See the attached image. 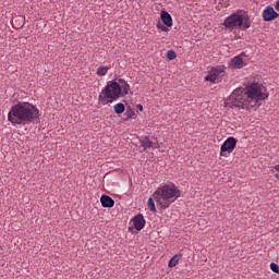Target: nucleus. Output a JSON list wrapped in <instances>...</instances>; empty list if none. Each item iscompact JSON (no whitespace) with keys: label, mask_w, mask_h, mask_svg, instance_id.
<instances>
[{"label":"nucleus","mask_w":279,"mask_h":279,"mask_svg":"<svg viewBox=\"0 0 279 279\" xmlns=\"http://www.w3.org/2000/svg\"><path fill=\"white\" fill-rule=\"evenodd\" d=\"M243 57H246L245 52H241L240 54H236V57H233V59H231V61H230L231 68L232 69H243L245 66Z\"/></svg>","instance_id":"obj_9"},{"label":"nucleus","mask_w":279,"mask_h":279,"mask_svg":"<svg viewBox=\"0 0 279 279\" xmlns=\"http://www.w3.org/2000/svg\"><path fill=\"white\" fill-rule=\"evenodd\" d=\"M238 141L234 137H228L220 147V157H228L236 148Z\"/></svg>","instance_id":"obj_7"},{"label":"nucleus","mask_w":279,"mask_h":279,"mask_svg":"<svg viewBox=\"0 0 279 279\" xmlns=\"http://www.w3.org/2000/svg\"><path fill=\"white\" fill-rule=\"evenodd\" d=\"M38 119H40L39 109L29 102H17V105L11 107L9 114H7V120L13 126L26 125Z\"/></svg>","instance_id":"obj_2"},{"label":"nucleus","mask_w":279,"mask_h":279,"mask_svg":"<svg viewBox=\"0 0 279 279\" xmlns=\"http://www.w3.org/2000/svg\"><path fill=\"white\" fill-rule=\"evenodd\" d=\"M277 231H279V227L277 228Z\"/></svg>","instance_id":"obj_26"},{"label":"nucleus","mask_w":279,"mask_h":279,"mask_svg":"<svg viewBox=\"0 0 279 279\" xmlns=\"http://www.w3.org/2000/svg\"><path fill=\"white\" fill-rule=\"evenodd\" d=\"M223 27L228 29H234V28H242L243 31H246L251 27V22L248 15H242V13H231V15H228V17L223 21Z\"/></svg>","instance_id":"obj_5"},{"label":"nucleus","mask_w":279,"mask_h":279,"mask_svg":"<svg viewBox=\"0 0 279 279\" xmlns=\"http://www.w3.org/2000/svg\"><path fill=\"white\" fill-rule=\"evenodd\" d=\"M147 207L151 213H154V214L157 213L155 202L151 197H149L148 201H147Z\"/></svg>","instance_id":"obj_16"},{"label":"nucleus","mask_w":279,"mask_h":279,"mask_svg":"<svg viewBox=\"0 0 279 279\" xmlns=\"http://www.w3.org/2000/svg\"><path fill=\"white\" fill-rule=\"evenodd\" d=\"M180 259H179V255H174L168 263V267L169 268H173L179 264Z\"/></svg>","instance_id":"obj_17"},{"label":"nucleus","mask_w":279,"mask_h":279,"mask_svg":"<svg viewBox=\"0 0 279 279\" xmlns=\"http://www.w3.org/2000/svg\"><path fill=\"white\" fill-rule=\"evenodd\" d=\"M141 147H143L144 150L153 148L154 147V143L150 142V140L148 137H145L144 140H142L140 142Z\"/></svg>","instance_id":"obj_14"},{"label":"nucleus","mask_w":279,"mask_h":279,"mask_svg":"<svg viewBox=\"0 0 279 279\" xmlns=\"http://www.w3.org/2000/svg\"><path fill=\"white\" fill-rule=\"evenodd\" d=\"M166 58L167 60L172 61L177 59V52H174V50H167Z\"/></svg>","instance_id":"obj_18"},{"label":"nucleus","mask_w":279,"mask_h":279,"mask_svg":"<svg viewBox=\"0 0 279 279\" xmlns=\"http://www.w3.org/2000/svg\"><path fill=\"white\" fill-rule=\"evenodd\" d=\"M275 178L279 180V174H275Z\"/></svg>","instance_id":"obj_25"},{"label":"nucleus","mask_w":279,"mask_h":279,"mask_svg":"<svg viewBox=\"0 0 279 279\" xmlns=\"http://www.w3.org/2000/svg\"><path fill=\"white\" fill-rule=\"evenodd\" d=\"M130 84L122 78H119L118 82L114 80L109 81L107 82L106 86L101 89L98 96V101L104 106L112 104L121 97L128 96L130 94Z\"/></svg>","instance_id":"obj_3"},{"label":"nucleus","mask_w":279,"mask_h":279,"mask_svg":"<svg viewBox=\"0 0 279 279\" xmlns=\"http://www.w3.org/2000/svg\"><path fill=\"white\" fill-rule=\"evenodd\" d=\"M110 68H108V65H100L99 68H97L96 75L100 77L106 76Z\"/></svg>","instance_id":"obj_13"},{"label":"nucleus","mask_w":279,"mask_h":279,"mask_svg":"<svg viewBox=\"0 0 279 279\" xmlns=\"http://www.w3.org/2000/svg\"><path fill=\"white\" fill-rule=\"evenodd\" d=\"M275 10L279 12V0L276 1Z\"/></svg>","instance_id":"obj_23"},{"label":"nucleus","mask_w":279,"mask_h":279,"mask_svg":"<svg viewBox=\"0 0 279 279\" xmlns=\"http://www.w3.org/2000/svg\"><path fill=\"white\" fill-rule=\"evenodd\" d=\"M275 170L279 171V165L275 166Z\"/></svg>","instance_id":"obj_24"},{"label":"nucleus","mask_w":279,"mask_h":279,"mask_svg":"<svg viewBox=\"0 0 279 279\" xmlns=\"http://www.w3.org/2000/svg\"><path fill=\"white\" fill-rule=\"evenodd\" d=\"M279 16V13L275 11L274 7H266L263 11V20L265 22H271Z\"/></svg>","instance_id":"obj_8"},{"label":"nucleus","mask_w":279,"mask_h":279,"mask_svg":"<svg viewBox=\"0 0 279 279\" xmlns=\"http://www.w3.org/2000/svg\"><path fill=\"white\" fill-rule=\"evenodd\" d=\"M269 98L267 87L260 83L250 84L245 88H236L232 92L229 100L225 102L226 108H238L246 111L257 110L262 101Z\"/></svg>","instance_id":"obj_1"},{"label":"nucleus","mask_w":279,"mask_h":279,"mask_svg":"<svg viewBox=\"0 0 279 279\" xmlns=\"http://www.w3.org/2000/svg\"><path fill=\"white\" fill-rule=\"evenodd\" d=\"M225 74L226 65H216L215 68H210L207 75L204 77V81L211 84L220 83Z\"/></svg>","instance_id":"obj_6"},{"label":"nucleus","mask_w":279,"mask_h":279,"mask_svg":"<svg viewBox=\"0 0 279 279\" xmlns=\"http://www.w3.org/2000/svg\"><path fill=\"white\" fill-rule=\"evenodd\" d=\"M180 197L181 191L174 183L161 184L153 193V198L161 210L170 208Z\"/></svg>","instance_id":"obj_4"},{"label":"nucleus","mask_w":279,"mask_h":279,"mask_svg":"<svg viewBox=\"0 0 279 279\" xmlns=\"http://www.w3.org/2000/svg\"><path fill=\"white\" fill-rule=\"evenodd\" d=\"M160 19H161V22H162L167 27H171V26L173 25L172 16L170 15V13H168V11H161V13H160Z\"/></svg>","instance_id":"obj_11"},{"label":"nucleus","mask_w":279,"mask_h":279,"mask_svg":"<svg viewBox=\"0 0 279 279\" xmlns=\"http://www.w3.org/2000/svg\"><path fill=\"white\" fill-rule=\"evenodd\" d=\"M270 270L272 272H276V274H279V265L275 264V263H271L270 264Z\"/></svg>","instance_id":"obj_20"},{"label":"nucleus","mask_w":279,"mask_h":279,"mask_svg":"<svg viewBox=\"0 0 279 279\" xmlns=\"http://www.w3.org/2000/svg\"><path fill=\"white\" fill-rule=\"evenodd\" d=\"M113 111H114V113H117V114H121V113H123V112L125 111V106H124L123 104H121V102L116 104V105L113 106Z\"/></svg>","instance_id":"obj_15"},{"label":"nucleus","mask_w":279,"mask_h":279,"mask_svg":"<svg viewBox=\"0 0 279 279\" xmlns=\"http://www.w3.org/2000/svg\"><path fill=\"white\" fill-rule=\"evenodd\" d=\"M136 110L140 112H143L144 111L143 105H141V104L136 105Z\"/></svg>","instance_id":"obj_22"},{"label":"nucleus","mask_w":279,"mask_h":279,"mask_svg":"<svg viewBox=\"0 0 279 279\" xmlns=\"http://www.w3.org/2000/svg\"><path fill=\"white\" fill-rule=\"evenodd\" d=\"M124 116H125V120H131V119H134L135 112L133 111V109L128 108L125 110V114Z\"/></svg>","instance_id":"obj_19"},{"label":"nucleus","mask_w":279,"mask_h":279,"mask_svg":"<svg viewBox=\"0 0 279 279\" xmlns=\"http://www.w3.org/2000/svg\"><path fill=\"white\" fill-rule=\"evenodd\" d=\"M100 204L104 208H111L114 206V201L110 196L101 195Z\"/></svg>","instance_id":"obj_12"},{"label":"nucleus","mask_w":279,"mask_h":279,"mask_svg":"<svg viewBox=\"0 0 279 279\" xmlns=\"http://www.w3.org/2000/svg\"><path fill=\"white\" fill-rule=\"evenodd\" d=\"M133 226L135 230L141 231L145 228L146 220L142 214H138L132 218Z\"/></svg>","instance_id":"obj_10"},{"label":"nucleus","mask_w":279,"mask_h":279,"mask_svg":"<svg viewBox=\"0 0 279 279\" xmlns=\"http://www.w3.org/2000/svg\"><path fill=\"white\" fill-rule=\"evenodd\" d=\"M156 27H157V29H160L161 32H168L167 26H165L163 24H161V22H158V23L156 24Z\"/></svg>","instance_id":"obj_21"}]
</instances>
